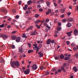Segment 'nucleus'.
Masks as SVG:
<instances>
[{
	"label": "nucleus",
	"instance_id": "56",
	"mask_svg": "<svg viewBox=\"0 0 78 78\" xmlns=\"http://www.w3.org/2000/svg\"><path fill=\"white\" fill-rule=\"evenodd\" d=\"M49 21V19H47L45 20V22H48Z\"/></svg>",
	"mask_w": 78,
	"mask_h": 78
},
{
	"label": "nucleus",
	"instance_id": "20",
	"mask_svg": "<svg viewBox=\"0 0 78 78\" xmlns=\"http://www.w3.org/2000/svg\"><path fill=\"white\" fill-rule=\"evenodd\" d=\"M27 7H28V5H25V6L23 7L24 10L27 9Z\"/></svg>",
	"mask_w": 78,
	"mask_h": 78
},
{
	"label": "nucleus",
	"instance_id": "35",
	"mask_svg": "<svg viewBox=\"0 0 78 78\" xmlns=\"http://www.w3.org/2000/svg\"><path fill=\"white\" fill-rule=\"evenodd\" d=\"M39 16V15L37 14H35V17L36 18H37V17H38Z\"/></svg>",
	"mask_w": 78,
	"mask_h": 78
},
{
	"label": "nucleus",
	"instance_id": "26",
	"mask_svg": "<svg viewBox=\"0 0 78 78\" xmlns=\"http://www.w3.org/2000/svg\"><path fill=\"white\" fill-rule=\"evenodd\" d=\"M65 9H66L64 8L63 9H62L61 10V12L62 13H64V12L65 11Z\"/></svg>",
	"mask_w": 78,
	"mask_h": 78
},
{
	"label": "nucleus",
	"instance_id": "13",
	"mask_svg": "<svg viewBox=\"0 0 78 78\" xmlns=\"http://www.w3.org/2000/svg\"><path fill=\"white\" fill-rule=\"evenodd\" d=\"M20 28H21V29H22L23 30H24L25 28V25L24 24H23L21 26H20Z\"/></svg>",
	"mask_w": 78,
	"mask_h": 78
},
{
	"label": "nucleus",
	"instance_id": "63",
	"mask_svg": "<svg viewBox=\"0 0 78 78\" xmlns=\"http://www.w3.org/2000/svg\"><path fill=\"white\" fill-rule=\"evenodd\" d=\"M18 4H19V5H21V1H19L18 3Z\"/></svg>",
	"mask_w": 78,
	"mask_h": 78
},
{
	"label": "nucleus",
	"instance_id": "34",
	"mask_svg": "<svg viewBox=\"0 0 78 78\" xmlns=\"http://www.w3.org/2000/svg\"><path fill=\"white\" fill-rule=\"evenodd\" d=\"M67 66V64L66 63H64L63 65H62V67H66Z\"/></svg>",
	"mask_w": 78,
	"mask_h": 78
},
{
	"label": "nucleus",
	"instance_id": "7",
	"mask_svg": "<svg viewBox=\"0 0 78 78\" xmlns=\"http://www.w3.org/2000/svg\"><path fill=\"white\" fill-rule=\"evenodd\" d=\"M22 37L23 38H25V40H26L27 37H28V36L27 35V34H24L22 35Z\"/></svg>",
	"mask_w": 78,
	"mask_h": 78
},
{
	"label": "nucleus",
	"instance_id": "41",
	"mask_svg": "<svg viewBox=\"0 0 78 78\" xmlns=\"http://www.w3.org/2000/svg\"><path fill=\"white\" fill-rule=\"evenodd\" d=\"M42 42H43V41H41H41H37V43H38V44H39V43H41V44H42Z\"/></svg>",
	"mask_w": 78,
	"mask_h": 78
},
{
	"label": "nucleus",
	"instance_id": "14",
	"mask_svg": "<svg viewBox=\"0 0 78 78\" xmlns=\"http://www.w3.org/2000/svg\"><path fill=\"white\" fill-rule=\"evenodd\" d=\"M72 26V24H71L70 23H68L67 24H66V27H70Z\"/></svg>",
	"mask_w": 78,
	"mask_h": 78
},
{
	"label": "nucleus",
	"instance_id": "12",
	"mask_svg": "<svg viewBox=\"0 0 78 78\" xmlns=\"http://www.w3.org/2000/svg\"><path fill=\"white\" fill-rule=\"evenodd\" d=\"M44 2V0H40L39 1L37 2L38 4H41V3H43Z\"/></svg>",
	"mask_w": 78,
	"mask_h": 78
},
{
	"label": "nucleus",
	"instance_id": "6",
	"mask_svg": "<svg viewBox=\"0 0 78 78\" xmlns=\"http://www.w3.org/2000/svg\"><path fill=\"white\" fill-rule=\"evenodd\" d=\"M0 36L1 37H3V38H5V39H6V38H7V37H8V36H7V35L5 34H0Z\"/></svg>",
	"mask_w": 78,
	"mask_h": 78
},
{
	"label": "nucleus",
	"instance_id": "15",
	"mask_svg": "<svg viewBox=\"0 0 78 78\" xmlns=\"http://www.w3.org/2000/svg\"><path fill=\"white\" fill-rule=\"evenodd\" d=\"M60 58L61 59H63L64 58V56H63V55L62 54L60 55Z\"/></svg>",
	"mask_w": 78,
	"mask_h": 78
},
{
	"label": "nucleus",
	"instance_id": "51",
	"mask_svg": "<svg viewBox=\"0 0 78 78\" xmlns=\"http://www.w3.org/2000/svg\"><path fill=\"white\" fill-rule=\"evenodd\" d=\"M49 13H50V12L48 11L46 12V15H48L49 14Z\"/></svg>",
	"mask_w": 78,
	"mask_h": 78
},
{
	"label": "nucleus",
	"instance_id": "28",
	"mask_svg": "<svg viewBox=\"0 0 78 78\" xmlns=\"http://www.w3.org/2000/svg\"><path fill=\"white\" fill-rule=\"evenodd\" d=\"M57 31H60L61 30V27H58L57 29Z\"/></svg>",
	"mask_w": 78,
	"mask_h": 78
},
{
	"label": "nucleus",
	"instance_id": "23",
	"mask_svg": "<svg viewBox=\"0 0 78 78\" xmlns=\"http://www.w3.org/2000/svg\"><path fill=\"white\" fill-rule=\"evenodd\" d=\"M33 51V50L30 49L28 51V53H32Z\"/></svg>",
	"mask_w": 78,
	"mask_h": 78
},
{
	"label": "nucleus",
	"instance_id": "32",
	"mask_svg": "<svg viewBox=\"0 0 78 78\" xmlns=\"http://www.w3.org/2000/svg\"><path fill=\"white\" fill-rule=\"evenodd\" d=\"M34 50H36V49H35V48H37V50H39V48L38 46H37L35 47H34Z\"/></svg>",
	"mask_w": 78,
	"mask_h": 78
},
{
	"label": "nucleus",
	"instance_id": "31",
	"mask_svg": "<svg viewBox=\"0 0 78 78\" xmlns=\"http://www.w3.org/2000/svg\"><path fill=\"white\" fill-rule=\"evenodd\" d=\"M4 26L5 24L3 23L2 25H0V28H3V27H4Z\"/></svg>",
	"mask_w": 78,
	"mask_h": 78
},
{
	"label": "nucleus",
	"instance_id": "24",
	"mask_svg": "<svg viewBox=\"0 0 78 78\" xmlns=\"http://www.w3.org/2000/svg\"><path fill=\"white\" fill-rule=\"evenodd\" d=\"M66 34H67L69 37H70L71 36H72V34L68 32L66 33Z\"/></svg>",
	"mask_w": 78,
	"mask_h": 78
},
{
	"label": "nucleus",
	"instance_id": "27",
	"mask_svg": "<svg viewBox=\"0 0 78 78\" xmlns=\"http://www.w3.org/2000/svg\"><path fill=\"white\" fill-rule=\"evenodd\" d=\"M31 36H34V35H36V33H34L33 32L30 34Z\"/></svg>",
	"mask_w": 78,
	"mask_h": 78
},
{
	"label": "nucleus",
	"instance_id": "57",
	"mask_svg": "<svg viewBox=\"0 0 78 78\" xmlns=\"http://www.w3.org/2000/svg\"><path fill=\"white\" fill-rule=\"evenodd\" d=\"M47 28H48V29H50V27H49L48 25L46 26Z\"/></svg>",
	"mask_w": 78,
	"mask_h": 78
},
{
	"label": "nucleus",
	"instance_id": "46",
	"mask_svg": "<svg viewBox=\"0 0 78 78\" xmlns=\"http://www.w3.org/2000/svg\"><path fill=\"white\" fill-rule=\"evenodd\" d=\"M4 61L2 59H0V62H3Z\"/></svg>",
	"mask_w": 78,
	"mask_h": 78
},
{
	"label": "nucleus",
	"instance_id": "25",
	"mask_svg": "<svg viewBox=\"0 0 78 78\" xmlns=\"http://www.w3.org/2000/svg\"><path fill=\"white\" fill-rule=\"evenodd\" d=\"M35 27H37V29H40V27H41V26H39L38 25H37V24H36Z\"/></svg>",
	"mask_w": 78,
	"mask_h": 78
},
{
	"label": "nucleus",
	"instance_id": "5",
	"mask_svg": "<svg viewBox=\"0 0 78 78\" xmlns=\"http://www.w3.org/2000/svg\"><path fill=\"white\" fill-rule=\"evenodd\" d=\"M37 68V66L36 65L34 64L33 65L32 69H33V70H36Z\"/></svg>",
	"mask_w": 78,
	"mask_h": 78
},
{
	"label": "nucleus",
	"instance_id": "45",
	"mask_svg": "<svg viewBox=\"0 0 78 78\" xmlns=\"http://www.w3.org/2000/svg\"><path fill=\"white\" fill-rule=\"evenodd\" d=\"M42 46V44H41L39 45V46H38L39 49H40L41 48V47Z\"/></svg>",
	"mask_w": 78,
	"mask_h": 78
},
{
	"label": "nucleus",
	"instance_id": "61",
	"mask_svg": "<svg viewBox=\"0 0 78 78\" xmlns=\"http://www.w3.org/2000/svg\"><path fill=\"white\" fill-rule=\"evenodd\" d=\"M16 19H19V16L18 15H16Z\"/></svg>",
	"mask_w": 78,
	"mask_h": 78
},
{
	"label": "nucleus",
	"instance_id": "4",
	"mask_svg": "<svg viewBox=\"0 0 78 78\" xmlns=\"http://www.w3.org/2000/svg\"><path fill=\"white\" fill-rule=\"evenodd\" d=\"M78 30L76 29H75L74 30V34L75 36H77L78 35Z\"/></svg>",
	"mask_w": 78,
	"mask_h": 78
},
{
	"label": "nucleus",
	"instance_id": "36",
	"mask_svg": "<svg viewBox=\"0 0 78 78\" xmlns=\"http://www.w3.org/2000/svg\"><path fill=\"white\" fill-rule=\"evenodd\" d=\"M66 21L67 20L66 19H64L62 20V22H64V23H65V22H66Z\"/></svg>",
	"mask_w": 78,
	"mask_h": 78
},
{
	"label": "nucleus",
	"instance_id": "58",
	"mask_svg": "<svg viewBox=\"0 0 78 78\" xmlns=\"http://www.w3.org/2000/svg\"><path fill=\"white\" fill-rule=\"evenodd\" d=\"M61 18H63L64 17V14L62 15L61 16Z\"/></svg>",
	"mask_w": 78,
	"mask_h": 78
},
{
	"label": "nucleus",
	"instance_id": "53",
	"mask_svg": "<svg viewBox=\"0 0 78 78\" xmlns=\"http://www.w3.org/2000/svg\"><path fill=\"white\" fill-rule=\"evenodd\" d=\"M54 4L55 7H56V6H57V4H56V3H54Z\"/></svg>",
	"mask_w": 78,
	"mask_h": 78
},
{
	"label": "nucleus",
	"instance_id": "11",
	"mask_svg": "<svg viewBox=\"0 0 78 78\" xmlns=\"http://www.w3.org/2000/svg\"><path fill=\"white\" fill-rule=\"evenodd\" d=\"M20 41V37H16V41L17 42H19V41Z\"/></svg>",
	"mask_w": 78,
	"mask_h": 78
},
{
	"label": "nucleus",
	"instance_id": "38",
	"mask_svg": "<svg viewBox=\"0 0 78 78\" xmlns=\"http://www.w3.org/2000/svg\"><path fill=\"white\" fill-rule=\"evenodd\" d=\"M27 45L28 46L29 48H31V44H30L29 43H28Z\"/></svg>",
	"mask_w": 78,
	"mask_h": 78
},
{
	"label": "nucleus",
	"instance_id": "48",
	"mask_svg": "<svg viewBox=\"0 0 78 78\" xmlns=\"http://www.w3.org/2000/svg\"><path fill=\"white\" fill-rule=\"evenodd\" d=\"M12 11H13V13H16V10L13 9L12 10Z\"/></svg>",
	"mask_w": 78,
	"mask_h": 78
},
{
	"label": "nucleus",
	"instance_id": "3",
	"mask_svg": "<svg viewBox=\"0 0 78 78\" xmlns=\"http://www.w3.org/2000/svg\"><path fill=\"white\" fill-rule=\"evenodd\" d=\"M19 51L20 53H22L24 51V50H23V49L22 46H21L19 48Z\"/></svg>",
	"mask_w": 78,
	"mask_h": 78
},
{
	"label": "nucleus",
	"instance_id": "44",
	"mask_svg": "<svg viewBox=\"0 0 78 78\" xmlns=\"http://www.w3.org/2000/svg\"><path fill=\"white\" fill-rule=\"evenodd\" d=\"M66 43L67 45H69L70 44V42H69L68 41H66Z\"/></svg>",
	"mask_w": 78,
	"mask_h": 78
},
{
	"label": "nucleus",
	"instance_id": "21",
	"mask_svg": "<svg viewBox=\"0 0 78 78\" xmlns=\"http://www.w3.org/2000/svg\"><path fill=\"white\" fill-rule=\"evenodd\" d=\"M61 70H62L63 72H66V70H65V68H64V67H61Z\"/></svg>",
	"mask_w": 78,
	"mask_h": 78
},
{
	"label": "nucleus",
	"instance_id": "18",
	"mask_svg": "<svg viewBox=\"0 0 78 78\" xmlns=\"http://www.w3.org/2000/svg\"><path fill=\"white\" fill-rule=\"evenodd\" d=\"M68 21L69 22H73V21H74L73 19L72 18H71L69 19H68Z\"/></svg>",
	"mask_w": 78,
	"mask_h": 78
},
{
	"label": "nucleus",
	"instance_id": "30",
	"mask_svg": "<svg viewBox=\"0 0 78 78\" xmlns=\"http://www.w3.org/2000/svg\"><path fill=\"white\" fill-rule=\"evenodd\" d=\"M40 22V20H37L35 22V23H36L37 24V23H39Z\"/></svg>",
	"mask_w": 78,
	"mask_h": 78
},
{
	"label": "nucleus",
	"instance_id": "47",
	"mask_svg": "<svg viewBox=\"0 0 78 78\" xmlns=\"http://www.w3.org/2000/svg\"><path fill=\"white\" fill-rule=\"evenodd\" d=\"M17 33V31H13L12 32V34H15V33Z\"/></svg>",
	"mask_w": 78,
	"mask_h": 78
},
{
	"label": "nucleus",
	"instance_id": "33",
	"mask_svg": "<svg viewBox=\"0 0 78 78\" xmlns=\"http://www.w3.org/2000/svg\"><path fill=\"white\" fill-rule=\"evenodd\" d=\"M1 12H6V10L4 9H3L1 10Z\"/></svg>",
	"mask_w": 78,
	"mask_h": 78
},
{
	"label": "nucleus",
	"instance_id": "43",
	"mask_svg": "<svg viewBox=\"0 0 78 78\" xmlns=\"http://www.w3.org/2000/svg\"><path fill=\"white\" fill-rule=\"evenodd\" d=\"M37 8H40L41 7V5H37Z\"/></svg>",
	"mask_w": 78,
	"mask_h": 78
},
{
	"label": "nucleus",
	"instance_id": "50",
	"mask_svg": "<svg viewBox=\"0 0 78 78\" xmlns=\"http://www.w3.org/2000/svg\"><path fill=\"white\" fill-rule=\"evenodd\" d=\"M12 48H15V46L14 45H12Z\"/></svg>",
	"mask_w": 78,
	"mask_h": 78
},
{
	"label": "nucleus",
	"instance_id": "60",
	"mask_svg": "<svg viewBox=\"0 0 78 78\" xmlns=\"http://www.w3.org/2000/svg\"><path fill=\"white\" fill-rule=\"evenodd\" d=\"M61 2V0H59L58 1V3L59 4Z\"/></svg>",
	"mask_w": 78,
	"mask_h": 78
},
{
	"label": "nucleus",
	"instance_id": "37",
	"mask_svg": "<svg viewBox=\"0 0 78 78\" xmlns=\"http://www.w3.org/2000/svg\"><path fill=\"white\" fill-rule=\"evenodd\" d=\"M57 71H58V73L61 72V71H62V70L61 69H58Z\"/></svg>",
	"mask_w": 78,
	"mask_h": 78
},
{
	"label": "nucleus",
	"instance_id": "54",
	"mask_svg": "<svg viewBox=\"0 0 78 78\" xmlns=\"http://www.w3.org/2000/svg\"><path fill=\"white\" fill-rule=\"evenodd\" d=\"M58 71H57L55 73V75H57V74H58Z\"/></svg>",
	"mask_w": 78,
	"mask_h": 78
},
{
	"label": "nucleus",
	"instance_id": "16",
	"mask_svg": "<svg viewBox=\"0 0 78 78\" xmlns=\"http://www.w3.org/2000/svg\"><path fill=\"white\" fill-rule=\"evenodd\" d=\"M31 3H32V1H31V0L28 1L27 3V5H30Z\"/></svg>",
	"mask_w": 78,
	"mask_h": 78
},
{
	"label": "nucleus",
	"instance_id": "64",
	"mask_svg": "<svg viewBox=\"0 0 78 78\" xmlns=\"http://www.w3.org/2000/svg\"><path fill=\"white\" fill-rule=\"evenodd\" d=\"M7 28H11V26H10V25H8L7 26Z\"/></svg>",
	"mask_w": 78,
	"mask_h": 78
},
{
	"label": "nucleus",
	"instance_id": "49",
	"mask_svg": "<svg viewBox=\"0 0 78 78\" xmlns=\"http://www.w3.org/2000/svg\"><path fill=\"white\" fill-rule=\"evenodd\" d=\"M39 11H40V12H42V11H43V9H39Z\"/></svg>",
	"mask_w": 78,
	"mask_h": 78
},
{
	"label": "nucleus",
	"instance_id": "40",
	"mask_svg": "<svg viewBox=\"0 0 78 78\" xmlns=\"http://www.w3.org/2000/svg\"><path fill=\"white\" fill-rule=\"evenodd\" d=\"M44 69V66H41L40 67V70H43Z\"/></svg>",
	"mask_w": 78,
	"mask_h": 78
},
{
	"label": "nucleus",
	"instance_id": "17",
	"mask_svg": "<svg viewBox=\"0 0 78 78\" xmlns=\"http://www.w3.org/2000/svg\"><path fill=\"white\" fill-rule=\"evenodd\" d=\"M73 69L75 72H77V71H78V69H77L75 66L73 67Z\"/></svg>",
	"mask_w": 78,
	"mask_h": 78
},
{
	"label": "nucleus",
	"instance_id": "10",
	"mask_svg": "<svg viewBox=\"0 0 78 78\" xmlns=\"http://www.w3.org/2000/svg\"><path fill=\"white\" fill-rule=\"evenodd\" d=\"M41 51H40V52H38V54L39 55V56L40 57H43L44 56V54L42 53H41Z\"/></svg>",
	"mask_w": 78,
	"mask_h": 78
},
{
	"label": "nucleus",
	"instance_id": "19",
	"mask_svg": "<svg viewBox=\"0 0 78 78\" xmlns=\"http://www.w3.org/2000/svg\"><path fill=\"white\" fill-rule=\"evenodd\" d=\"M16 38V36L13 35L12 37V38L13 40H15Z\"/></svg>",
	"mask_w": 78,
	"mask_h": 78
},
{
	"label": "nucleus",
	"instance_id": "39",
	"mask_svg": "<svg viewBox=\"0 0 78 78\" xmlns=\"http://www.w3.org/2000/svg\"><path fill=\"white\" fill-rule=\"evenodd\" d=\"M75 44L73 43H72L71 45V46L72 47H74V46H75Z\"/></svg>",
	"mask_w": 78,
	"mask_h": 78
},
{
	"label": "nucleus",
	"instance_id": "29",
	"mask_svg": "<svg viewBox=\"0 0 78 78\" xmlns=\"http://www.w3.org/2000/svg\"><path fill=\"white\" fill-rule=\"evenodd\" d=\"M70 58L69 57H65V60L66 61L67 60H69V59H70Z\"/></svg>",
	"mask_w": 78,
	"mask_h": 78
},
{
	"label": "nucleus",
	"instance_id": "2",
	"mask_svg": "<svg viewBox=\"0 0 78 78\" xmlns=\"http://www.w3.org/2000/svg\"><path fill=\"white\" fill-rule=\"evenodd\" d=\"M30 70L29 69H27L25 71H23V72L25 74V75H28L30 73Z\"/></svg>",
	"mask_w": 78,
	"mask_h": 78
},
{
	"label": "nucleus",
	"instance_id": "42",
	"mask_svg": "<svg viewBox=\"0 0 78 78\" xmlns=\"http://www.w3.org/2000/svg\"><path fill=\"white\" fill-rule=\"evenodd\" d=\"M49 72L47 71L45 75H49Z\"/></svg>",
	"mask_w": 78,
	"mask_h": 78
},
{
	"label": "nucleus",
	"instance_id": "62",
	"mask_svg": "<svg viewBox=\"0 0 78 78\" xmlns=\"http://www.w3.org/2000/svg\"><path fill=\"white\" fill-rule=\"evenodd\" d=\"M48 11L50 12H51V9H48Z\"/></svg>",
	"mask_w": 78,
	"mask_h": 78
},
{
	"label": "nucleus",
	"instance_id": "8",
	"mask_svg": "<svg viewBox=\"0 0 78 78\" xmlns=\"http://www.w3.org/2000/svg\"><path fill=\"white\" fill-rule=\"evenodd\" d=\"M33 26H31L30 27H28L27 30V31H28L29 30H32L33 29Z\"/></svg>",
	"mask_w": 78,
	"mask_h": 78
},
{
	"label": "nucleus",
	"instance_id": "9",
	"mask_svg": "<svg viewBox=\"0 0 78 78\" xmlns=\"http://www.w3.org/2000/svg\"><path fill=\"white\" fill-rule=\"evenodd\" d=\"M50 42H51V39H49L47 40L46 44H47V45H49L50 44Z\"/></svg>",
	"mask_w": 78,
	"mask_h": 78
},
{
	"label": "nucleus",
	"instance_id": "59",
	"mask_svg": "<svg viewBox=\"0 0 78 78\" xmlns=\"http://www.w3.org/2000/svg\"><path fill=\"white\" fill-rule=\"evenodd\" d=\"M51 43H52V44H53V43H55V41L54 40H52L51 41Z\"/></svg>",
	"mask_w": 78,
	"mask_h": 78
},
{
	"label": "nucleus",
	"instance_id": "22",
	"mask_svg": "<svg viewBox=\"0 0 78 78\" xmlns=\"http://www.w3.org/2000/svg\"><path fill=\"white\" fill-rule=\"evenodd\" d=\"M46 4H47V6L48 7H50V2H46Z\"/></svg>",
	"mask_w": 78,
	"mask_h": 78
},
{
	"label": "nucleus",
	"instance_id": "55",
	"mask_svg": "<svg viewBox=\"0 0 78 78\" xmlns=\"http://www.w3.org/2000/svg\"><path fill=\"white\" fill-rule=\"evenodd\" d=\"M58 26H61V23L60 22H58Z\"/></svg>",
	"mask_w": 78,
	"mask_h": 78
},
{
	"label": "nucleus",
	"instance_id": "1",
	"mask_svg": "<svg viewBox=\"0 0 78 78\" xmlns=\"http://www.w3.org/2000/svg\"><path fill=\"white\" fill-rule=\"evenodd\" d=\"M10 64L12 67H14L15 66L16 67H19L20 66V64L18 61H16V62L14 61H12L10 63Z\"/></svg>",
	"mask_w": 78,
	"mask_h": 78
},
{
	"label": "nucleus",
	"instance_id": "52",
	"mask_svg": "<svg viewBox=\"0 0 78 78\" xmlns=\"http://www.w3.org/2000/svg\"><path fill=\"white\" fill-rule=\"evenodd\" d=\"M59 59V57H56L55 58V59L56 60H57Z\"/></svg>",
	"mask_w": 78,
	"mask_h": 78
}]
</instances>
